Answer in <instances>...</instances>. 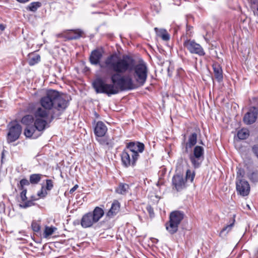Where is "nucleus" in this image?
Listing matches in <instances>:
<instances>
[{
	"label": "nucleus",
	"instance_id": "1",
	"mask_svg": "<svg viewBox=\"0 0 258 258\" xmlns=\"http://www.w3.org/2000/svg\"><path fill=\"white\" fill-rule=\"evenodd\" d=\"M41 107H38L35 113L36 120L34 126L39 132L43 131L46 127L49 113L51 119L58 117L64 111L69 105V102L59 92L49 90L45 96L40 100Z\"/></svg>",
	"mask_w": 258,
	"mask_h": 258
},
{
	"label": "nucleus",
	"instance_id": "2",
	"mask_svg": "<svg viewBox=\"0 0 258 258\" xmlns=\"http://www.w3.org/2000/svg\"><path fill=\"white\" fill-rule=\"evenodd\" d=\"M106 66L115 72L113 75L111 81H116V79L126 72L129 73L136 81H146L148 69L147 64L143 60L136 63L134 59L127 55L122 57L116 55H112L105 60Z\"/></svg>",
	"mask_w": 258,
	"mask_h": 258
},
{
	"label": "nucleus",
	"instance_id": "3",
	"mask_svg": "<svg viewBox=\"0 0 258 258\" xmlns=\"http://www.w3.org/2000/svg\"><path fill=\"white\" fill-rule=\"evenodd\" d=\"M145 82H92V86L97 93L110 96L120 92L136 89Z\"/></svg>",
	"mask_w": 258,
	"mask_h": 258
},
{
	"label": "nucleus",
	"instance_id": "4",
	"mask_svg": "<svg viewBox=\"0 0 258 258\" xmlns=\"http://www.w3.org/2000/svg\"><path fill=\"white\" fill-rule=\"evenodd\" d=\"M197 137V134L193 133L189 136L187 141L182 144L183 153L188 154L189 159L195 169L201 167L205 158L204 148L199 145L195 146Z\"/></svg>",
	"mask_w": 258,
	"mask_h": 258
},
{
	"label": "nucleus",
	"instance_id": "5",
	"mask_svg": "<svg viewBox=\"0 0 258 258\" xmlns=\"http://www.w3.org/2000/svg\"><path fill=\"white\" fill-rule=\"evenodd\" d=\"M184 217L183 212L174 211L170 213L169 220L165 224L166 230L170 234H174L178 230V227Z\"/></svg>",
	"mask_w": 258,
	"mask_h": 258
},
{
	"label": "nucleus",
	"instance_id": "6",
	"mask_svg": "<svg viewBox=\"0 0 258 258\" xmlns=\"http://www.w3.org/2000/svg\"><path fill=\"white\" fill-rule=\"evenodd\" d=\"M9 132L7 134V142L9 143L17 140L22 133L21 126L17 122H11L8 125Z\"/></svg>",
	"mask_w": 258,
	"mask_h": 258
},
{
	"label": "nucleus",
	"instance_id": "7",
	"mask_svg": "<svg viewBox=\"0 0 258 258\" xmlns=\"http://www.w3.org/2000/svg\"><path fill=\"white\" fill-rule=\"evenodd\" d=\"M137 155H132L128 150L124 149L121 154V159L122 165L124 167H128L131 166L134 167L136 165L137 161L138 158H137Z\"/></svg>",
	"mask_w": 258,
	"mask_h": 258
},
{
	"label": "nucleus",
	"instance_id": "8",
	"mask_svg": "<svg viewBox=\"0 0 258 258\" xmlns=\"http://www.w3.org/2000/svg\"><path fill=\"white\" fill-rule=\"evenodd\" d=\"M184 46L191 53L204 55L205 52L202 46L194 40H187L184 42Z\"/></svg>",
	"mask_w": 258,
	"mask_h": 258
},
{
	"label": "nucleus",
	"instance_id": "9",
	"mask_svg": "<svg viewBox=\"0 0 258 258\" xmlns=\"http://www.w3.org/2000/svg\"><path fill=\"white\" fill-rule=\"evenodd\" d=\"M144 149L145 145L143 143L139 142H130L126 144L125 149L128 150L132 155L136 154L137 158L139 159V153H142Z\"/></svg>",
	"mask_w": 258,
	"mask_h": 258
},
{
	"label": "nucleus",
	"instance_id": "10",
	"mask_svg": "<svg viewBox=\"0 0 258 258\" xmlns=\"http://www.w3.org/2000/svg\"><path fill=\"white\" fill-rule=\"evenodd\" d=\"M236 187L237 192L243 197L247 196L249 193V184L248 182L244 179H237L236 182Z\"/></svg>",
	"mask_w": 258,
	"mask_h": 258
},
{
	"label": "nucleus",
	"instance_id": "11",
	"mask_svg": "<svg viewBox=\"0 0 258 258\" xmlns=\"http://www.w3.org/2000/svg\"><path fill=\"white\" fill-rule=\"evenodd\" d=\"M257 109L256 107H252L244 116L243 121L246 124L253 123L257 117Z\"/></svg>",
	"mask_w": 258,
	"mask_h": 258
},
{
	"label": "nucleus",
	"instance_id": "12",
	"mask_svg": "<svg viewBox=\"0 0 258 258\" xmlns=\"http://www.w3.org/2000/svg\"><path fill=\"white\" fill-rule=\"evenodd\" d=\"M96 223L90 212L83 215L81 220V225L84 228L91 227Z\"/></svg>",
	"mask_w": 258,
	"mask_h": 258
},
{
	"label": "nucleus",
	"instance_id": "13",
	"mask_svg": "<svg viewBox=\"0 0 258 258\" xmlns=\"http://www.w3.org/2000/svg\"><path fill=\"white\" fill-rule=\"evenodd\" d=\"M172 184L177 191L182 190L185 187V181L182 175H174L172 178Z\"/></svg>",
	"mask_w": 258,
	"mask_h": 258
},
{
	"label": "nucleus",
	"instance_id": "14",
	"mask_svg": "<svg viewBox=\"0 0 258 258\" xmlns=\"http://www.w3.org/2000/svg\"><path fill=\"white\" fill-rule=\"evenodd\" d=\"M53 187V184L52 180L46 179V185L42 186L41 190L37 192V196L40 198H44L47 195V190H51Z\"/></svg>",
	"mask_w": 258,
	"mask_h": 258
},
{
	"label": "nucleus",
	"instance_id": "15",
	"mask_svg": "<svg viewBox=\"0 0 258 258\" xmlns=\"http://www.w3.org/2000/svg\"><path fill=\"white\" fill-rule=\"evenodd\" d=\"M120 205L118 201L114 200L111 204V208L106 213V217L110 219L113 218L120 210Z\"/></svg>",
	"mask_w": 258,
	"mask_h": 258
},
{
	"label": "nucleus",
	"instance_id": "16",
	"mask_svg": "<svg viewBox=\"0 0 258 258\" xmlns=\"http://www.w3.org/2000/svg\"><path fill=\"white\" fill-rule=\"evenodd\" d=\"M107 128L102 121H98L94 128V134L98 137H103L105 136Z\"/></svg>",
	"mask_w": 258,
	"mask_h": 258
},
{
	"label": "nucleus",
	"instance_id": "17",
	"mask_svg": "<svg viewBox=\"0 0 258 258\" xmlns=\"http://www.w3.org/2000/svg\"><path fill=\"white\" fill-rule=\"evenodd\" d=\"M235 216L234 215H233L232 217L229 220V223L221 230L219 233V236L221 237L225 238L227 234L231 230L235 223Z\"/></svg>",
	"mask_w": 258,
	"mask_h": 258
},
{
	"label": "nucleus",
	"instance_id": "18",
	"mask_svg": "<svg viewBox=\"0 0 258 258\" xmlns=\"http://www.w3.org/2000/svg\"><path fill=\"white\" fill-rule=\"evenodd\" d=\"M83 34V32L79 29L70 30H67V33L65 37L66 40L77 39L80 38Z\"/></svg>",
	"mask_w": 258,
	"mask_h": 258
},
{
	"label": "nucleus",
	"instance_id": "19",
	"mask_svg": "<svg viewBox=\"0 0 258 258\" xmlns=\"http://www.w3.org/2000/svg\"><path fill=\"white\" fill-rule=\"evenodd\" d=\"M102 56V51L101 50H93L90 56V60L92 64H97L99 63L100 60Z\"/></svg>",
	"mask_w": 258,
	"mask_h": 258
},
{
	"label": "nucleus",
	"instance_id": "20",
	"mask_svg": "<svg viewBox=\"0 0 258 258\" xmlns=\"http://www.w3.org/2000/svg\"><path fill=\"white\" fill-rule=\"evenodd\" d=\"M97 140L101 145L107 146L108 148L113 147L114 145L113 139L109 138L107 136H104L103 137H99L97 139Z\"/></svg>",
	"mask_w": 258,
	"mask_h": 258
},
{
	"label": "nucleus",
	"instance_id": "21",
	"mask_svg": "<svg viewBox=\"0 0 258 258\" xmlns=\"http://www.w3.org/2000/svg\"><path fill=\"white\" fill-rule=\"evenodd\" d=\"M90 213L96 222H98L104 215L103 209L99 207H96Z\"/></svg>",
	"mask_w": 258,
	"mask_h": 258
},
{
	"label": "nucleus",
	"instance_id": "22",
	"mask_svg": "<svg viewBox=\"0 0 258 258\" xmlns=\"http://www.w3.org/2000/svg\"><path fill=\"white\" fill-rule=\"evenodd\" d=\"M214 74L215 78L218 80L223 79V71L220 65L217 63L213 65Z\"/></svg>",
	"mask_w": 258,
	"mask_h": 258
},
{
	"label": "nucleus",
	"instance_id": "23",
	"mask_svg": "<svg viewBox=\"0 0 258 258\" xmlns=\"http://www.w3.org/2000/svg\"><path fill=\"white\" fill-rule=\"evenodd\" d=\"M34 117L32 115H25L21 119L22 123L25 125L26 126L34 125Z\"/></svg>",
	"mask_w": 258,
	"mask_h": 258
},
{
	"label": "nucleus",
	"instance_id": "24",
	"mask_svg": "<svg viewBox=\"0 0 258 258\" xmlns=\"http://www.w3.org/2000/svg\"><path fill=\"white\" fill-rule=\"evenodd\" d=\"M41 60L40 56L37 54L31 53L29 54L28 63L33 66L38 63Z\"/></svg>",
	"mask_w": 258,
	"mask_h": 258
},
{
	"label": "nucleus",
	"instance_id": "25",
	"mask_svg": "<svg viewBox=\"0 0 258 258\" xmlns=\"http://www.w3.org/2000/svg\"><path fill=\"white\" fill-rule=\"evenodd\" d=\"M247 176L248 179L253 183L258 182V170H252L249 171L247 173Z\"/></svg>",
	"mask_w": 258,
	"mask_h": 258
},
{
	"label": "nucleus",
	"instance_id": "26",
	"mask_svg": "<svg viewBox=\"0 0 258 258\" xmlns=\"http://www.w3.org/2000/svg\"><path fill=\"white\" fill-rule=\"evenodd\" d=\"M130 188L129 185L126 183H120L116 188L115 191L120 195H125Z\"/></svg>",
	"mask_w": 258,
	"mask_h": 258
},
{
	"label": "nucleus",
	"instance_id": "27",
	"mask_svg": "<svg viewBox=\"0 0 258 258\" xmlns=\"http://www.w3.org/2000/svg\"><path fill=\"white\" fill-rule=\"evenodd\" d=\"M155 31L157 35L161 37L164 40H168L170 38L169 35L165 29H158L157 28H155Z\"/></svg>",
	"mask_w": 258,
	"mask_h": 258
},
{
	"label": "nucleus",
	"instance_id": "28",
	"mask_svg": "<svg viewBox=\"0 0 258 258\" xmlns=\"http://www.w3.org/2000/svg\"><path fill=\"white\" fill-rule=\"evenodd\" d=\"M155 31L157 35L161 37L164 40H168L170 38L169 35L165 29H158L157 28H155Z\"/></svg>",
	"mask_w": 258,
	"mask_h": 258
},
{
	"label": "nucleus",
	"instance_id": "29",
	"mask_svg": "<svg viewBox=\"0 0 258 258\" xmlns=\"http://www.w3.org/2000/svg\"><path fill=\"white\" fill-rule=\"evenodd\" d=\"M155 31L157 35L161 37L164 40H168L170 38L169 35L165 29H158L157 28H155Z\"/></svg>",
	"mask_w": 258,
	"mask_h": 258
},
{
	"label": "nucleus",
	"instance_id": "30",
	"mask_svg": "<svg viewBox=\"0 0 258 258\" xmlns=\"http://www.w3.org/2000/svg\"><path fill=\"white\" fill-rule=\"evenodd\" d=\"M155 31L157 35L161 37L164 40H168L170 38L169 35L165 29H158L157 28H155Z\"/></svg>",
	"mask_w": 258,
	"mask_h": 258
},
{
	"label": "nucleus",
	"instance_id": "31",
	"mask_svg": "<svg viewBox=\"0 0 258 258\" xmlns=\"http://www.w3.org/2000/svg\"><path fill=\"white\" fill-rule=\"evenodd\" d=\"M42 176L41 174H32L30 176V182L31 184H36L40 181Z\"/></svg>",
	"mask_w": 258,
	"mask_h": 258
},
{
	"label": "nucleus",
	"instance_id": "32",
	"mask_svg": "<svg viewBox=\"0 0 258 258\" xmlns=\"http://www.w3.org/2000/svg\"><path fill=\"white\" fill-rule=\"evenodd\" d=\"M249 136V131L245 128H242L237 133V137L240 140L247 139Z\"/></svg>",
	"mask_w": 258,
	"mask_h": 258
},
{
	"label": "nucleus",
	"instance_id": "33",
	"mask_svg": "<svg viewBox=\"0 0 258 258\" xmlns=\"http://www.w3.org/2000/svg\"><path fill=\"white\" fill-rule=\"evenodd\" d=\"M56 229V228L52 226H45L43 234V237L44 238H47L49 236L51 235Z\"/></svg>",
	"mask_w": 258,
	"mask_h": 258
},
{
	"label": "nucleus",
	"instance_id": "34",
	"mask_svg": "<svg viewBox=\"0 0 258 258\" xmlns=\"http://www.w3.org/2000/svg\"><path fill=\"white\" fill-rule=\"evenodd\" d=\"M36 129L34 125L26 126L24 131V135L27 138H30L32 136Z\"/></svg>",
	"mask_w": 258,
	"mask_h": 258
},
{
	"label": "nucleus",
	"instance_id": "35",
	"mask_svg": "<svg viewBox=\"0 0 258 258\" xmlns=\"http://www.w3.org/2000/svg\"><path fill=\"white\" fill-rule=\"evenodd\" d=\"M41 6V4L40 2H32L27 6L26 9L31 12H35Z\"/></svg>",
	"mask_w": 258,
	"mask_h": 258
},
{
	"label": "nucleus",
	"instance_id": "36",
	"mask_svg": "<svg viewBox=\"0 0 258 258\" xmlns=\"http://www.w3.org/2000/svg\"><path fill=\"white\" fill-rule=\"evenodd\" d=\"M31 228L34 232H39L41 228L40 222L33 220L31 223Z\"/></svg>",
	"mask_w": 258,
	"mask_h": 258
},
{
	"label": "nucleus",
	"instance_id": "37",
	"mask_svg": "<svg viewBox=\"0 0 258 258\" xmlns=\"http://www.w3.org/2000/svg\"><path fill=\"white\" fill-rule=\"evenodd\" d=\"M38 199H34L33 200L25 201L22 204H20V207L23 208H27L28 207H31L34 205V202Z\"/></svg>",
	"mask_w": 258,
	"mask_h": 258
},
{
	"label": "nucleus",
	"instance_id": "38",
	"mask_svg": "<svg viewBox=\"0 0 258 258\" xmlns=\"http://www.w3.org/2000/svg\"><path fill=\"white\" fill-rule=\"evenodd\" d=\"M31 182L30 180L29 181L27 179H22L20 180V183L18 185V187L20 189H23L24 188V186H28L30 185Z\"/></svg>",
	"mask_w": 258,
	"mask_h": 258
},
{
	"label": "nucleus",
	"instance_id": "39",
	"mask_svg": "<svg viewBox=\"0 0 258 258\" xmlns=\"http://www.w3.org/2000/svg\"><path fill=\"white\" fill-rule=\"evenodd\" d=\"M195 176V172L194 171H191L190 170L188 169L186 172V180H190L191 182H192Z\"/></svg>",
	"mask_w": 258,
	"mask_h": 258
},
{
	"label": "nucleus",
	"instance_id": "40",
	"mask_svg": "<svg viewBox=\"0 0 258 258\" xmlns=\"http://www.w3.org/2000/svg\"><path fill=\"white\" fill-rule=\"evenodd\" d=\"M257 142L252 147V152L254 155L258 158V137Z\"/></svg>",
	"mask_w": 258,
	"mask_h": 258
},
{
	"label": "nucleus",
	"instance_id": "41",
	"mask_svg": "<svg viewBox=\"0 0 258 258\" xmlns=\"http://www.w3.org/2000/svg\"><path fill=\"white\" fill-rule=\"evenodd\" d=\"M251 8L254 14L258 15V0H256V2L252 4Z\"/></svg>",
	"mask_w": 258,
	"mask_h": 258
},
{
	"label": "nucleus",
	"instance_id": "42",
	"mask_svg": "<svg viewBox=\"0 0 258 258\" xmlns=\"http://www.w3.org/2000/svg\"><path fill=\"white\" fill-rule=\"evenodd\" d=\"M22 191H21L20 194V197L21 199L23 202H24L27 200V197H26V193H27V189H21Z\"/></svg>",
	"mask_w": 258,
	"mask_h": 258
},
{
	"label": "nucleus",
	"instance_id": "43",
	"mask_svg": "<svg viewBox=\"0 0 258 258\" xmlns=\"http://www.w3.org/2000/svg\"><path fill=\"white\" fill-rule=\"evenodd\" d=\"M146 209H147V211L148 212V213L150 215V216L151 217H153L154 214L153 208L151 206L148 205L147 206Z\"/></svg>",
	"mask_w": 258,
	"mask_h": 258
},
{
	"label": "nucleus",
	"instance_id": "44",
	"mask_svg": "<svg viewBox=\"0 0 258 258\" xmlns=\"http://www.w3.org/2000/svg\"><path fill=\"white\" fill-rule=\"evenodd\" d=\"M237 178L236 180L238 179H242L241 178L243 176L244 171L243 170L239 169L238 171L237 172Z\"/></svg>",
	"mask_w": 258,
	"mask_h": 258
},
{
	"label": "nucleus",
	"instance_id": "45",
	"mask_svg": "<svg viewBox=\"0 0 258 258\" xmlns=\"http://www.w3.org/2000/svg\"><path fill=\"white\" fill-rule=\"evenodd\" d=\"M67 33V31H64V32L60 34H58L56 35L57 37H64L66 38V33Z\"/></svg>",
	"mask_w": 258,
	"mask_h": 258
},
{
	"label": "nucleus",
	"instance_id": "46",
	"mask_svg": "<svg viewBox=\"0 0 258 258\" xmlns=\"http://www.w3.org/2000/svg\"><path fill=\"white\" fill-rule=\"evenodd\" d=\"M78 187V185L77 184L75 185L73 187H72L70 190V193L71 194H73Z\"/></svg>",
	"mask_w": 258,
	"mask_h": 258
},
{
	"label": "nucleus",
	"instance_id": "47",
	"mask_svg": "<svg viewBox=\"0 0 258 258\" xmlns=\"http://www.w3.org/2000/svg\"><path fill=\"white\" fill-rule=\"evenodd\" d=\"M18 2L21 3H25L28 2V0H17Z\"/></svg>",
	"mask_w": 258,
	"mask_h": 258
},
{
	"label": "nucleus",
	"instance_id": "48",
	"mask_svg": "<svg viewBox=\"0 0 258 258\" xmlns=\"http://www.w3.org/2000/svg\"><path fill=\"white\" fill-rule=\"evenodd\" d=\"M5 29V26L3 24H0V29L2 31H3V30H4Z\"/></svg>",
	"mask_w": 258,
	"mask_h": 258
},
{
	"label": "nucleus",
	"instance_id": "49",
	"mask_svg": "<svg viewBox=\"0 0 258 258\" xmlns=\"http://www.w3.org/2000/svg\"><path fill=\"white\" fill-rule=\"evenodd\" d=\"M31 198H32V199H31V200H33L34 199H37L36 198H35V197H33V196H32V197H31Z\"/></svg>",
	"mask_w": 258,
	"mask_h": 258
},
{
	"label": "nucleus",
	"instance_id": "50",
	"mask_svg": "<svg viewBox=\"0 0 258 258\" xmlns=\"http://www.w3.org/2000/svg\"><path fill=\"white\" fill-rule=\"evenodd\" d=\"M118 81H125L124 80H123V79H119Z\"/></svg>",
	"mask_w": 258,
	"mask_h": 258
},
{
	"label": "nucleus",
	"instance_id": "51",
	"mask_svg": "<svg viewBox=\"0 0 258 258\" xmlns=\"http://www.w3.org/2000/svg\"><path fill=\"white\" fill-rule=\"evenodd\" d=\"M247 208H249V209L250 208L249 205H247Z\"/></svg>",
	"mask_w": 258,
	"mask_h": 258
},
{
	"label": "nucleus",
	"instance_id": "52",
	"mask_svg": "<svg viewBox=\"0 0 258 258\" xmlns=\"http://www.w3.org/2000/svg\"><path fill=\"white\" fill-rule=\"evenodd\" d=\"M247 208H249V209L250 208L249 205H247Z\"/></svg>",
	"mask_w": 258,
	"mask_h": 258
}]
</instances>
